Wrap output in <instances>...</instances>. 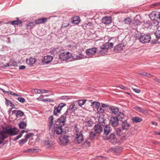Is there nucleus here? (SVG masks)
Returning <instances> with one entry per match:
<instances>
[{
  "label": "nucleus",
  "instance_id": "nucleus-24",
  "mask_svg": "<svg viewBox=\"0 0 160 160\" xmlns=\"http://www.w3.org/2000/svg\"><path fill=\"white\" fill-rule=\"evenodd\" d=\"M72 57L74 59L76 60H81L85 58L82 53H79L78 55L73 54Z\"/></svg>",
  "mask_w": 160,
  "mask_h": 160
},
{
  "label": "nucleus",
  "instance_id": "nucleus-62",
  "mask_svg": "<svg viewBox=\"0 0 160 160\" xmlns=\"http://www.w3.org/2000/svg\"><path fill=\"white\" fill-rule=\"evenodd\" d=\"M36 90L37 91H35L36 93L40 94L41 93H42V90L39 89H36Z\"/></svg>",
  "mask_w": 160,
  "mask_h": 160
},
{
  "label": "nucleus",
  "instance_id": "nucleus-4",
  "mask_svg": "<svg viewBox=\"0 0 160 160\" xmlns=\"http://www.w3.org/2000/svg\"><path fill=\"white\" fill-rule=\"evenodd\" d=\"M97 51L98 49L96 48H92L87 49L85 53L88 58H92L95 57V54Z\"/></svg>",
  "mask_w": 160,
  "mask_h": 160
},
{
  "label": "nucleus",
  "instance_id": "nucleus-49",
  "mask_svg": "<svg viewBox=\"0 0 160 160\" xmlns=\"http://www.w3.org/2000/svg\"><path fill=\"white\" fill-rule=\"evenodd\" d=\"M66 105V104L65 103H60L58 105V108L60 109L61 110L62 108Z\"/></svg>",
  "mask_w": 160,
  "mask_h": 160
},
{
  "label": "nucleus",
  "instance_id": "nucleus-38",
  "mask_svg": "<svg viewBox=\"0 0 160 160\" xmlns=\"http://www.w3.org/2000/svg\"><path fill=\"white\" fill-rule=\"evenodd\" d=\"M86 101V100L85 99L79 100L78 101V105L81 107L85 103Z\"/></svg>",
  "mask_w": 160,
  "mask_h": 160
},
{
  "label": "nucleus",
  "instance_id": "nucleus-56",
  "mask_svg": "<svg viewBox=\"0 0 160 160\" xmlns=\"http://www.w3.org/2000/svg\"><path fill=\"white\" fill-rule=\"evenodd\" d=\"M144 25L146 28H148V27H149L150 26V22H148V23H144Z\"/></svg>",
  "mask_w": 160,
  "mask_h": 160
},
{
  "label": "nucleus",
  "instance_id": "nucleus-36",
  "mask_svg": "<svg viewBox=\"0 0 160 160\" xmlns=\"http://www.w3.org/2000/svg\"><path fill=\"white\" fill-rule=\"evenodd\" d=\"M5 100L6 101L5 104L7 106H8L10 105L11 107H14V104H13L11 101L6 98H5Z\"/></svg>",
  "mask_w": 160,
  "mask_h": 160
},
{
  "label": "nucleus",
  "instance_id": "nucleus-28",
  "mask_svg": "<svg viewBox=\"0 0 160 160\" xmlns=\"http://www.w3.org/2000/svg\"><path fill=\"white\" fill-rule=\"evenodd\" d=\"M18 126L20 129H25L27 126V123L26 122L21 121L18 123Z\"/></svg>",
  "mask_w": 160,
  "mask_h": 160
},
{
  "label": "nucleus",
  "instance_id": "nucleus-16",
  "mask_svg": "<svg viewBox=\"0 0 160 160\" xmlns=\"http://www.w3.org/2000/svg\"><path fill=\"white\" fill-rule=\"evenodd\" d=\"M53 117L52 115H51L48 118V127L49 130H50L52 128L53 126L55 124L53 123Z\"/></svg>",
  "mask_w": 160,
  "mask_h": 160
},
{
  "label": "nucleus",
  "instance_id": "nucleus-42",
  "mask_svg": "<svg viewBox=\"0 0 160 160\" xmlns=\"http://www.w3.org/2000/svg\"><path fill=\"white\" fill-rule=\"evenodd\" d=\"M96 135L95 133L93 132H90L89 138L91 140H93Z\"/></svg>",
  "mask_w": 160,
  "mask_h": 160
},
{
  "label": "nucleus",
  "instance_id": "nucleus-61",
  "mask_svg": "<svg viewBox=\"0 0 160 160\" xmlns=\"http://www.w3.org/2000/svg\"><path fill=\"white\" fill-rule=\"evenodd\" d=\"M138 74L143 76H145L147 75V74L146 72H141V73H138Z\"/></svg>",
  "mask_w": 160,
  "mask_h": 160
},
{
  "label": "nucleus",
  "instance_id": "nucleus-54",
  "mask_svg": "<svg viewBox=\"0 0 160 160\" xmlns=\"http://www.w3.org/2000/svg\"><path fill=\"white\" fill-rule=\"evenodd\" d=\"M74 131L76 132H77V133H79V130L78 128L77 127V125L75 124V126H74Z\"/></svg>",
  "mask_w": 160,
  "mask_h": 160
},
{
  "label": "nucleus",
  "instance_id": "nucleus-44",
  "mask_svg": "<svg viewBox=\"0 0 160 160\" xmlns=\"http://www.w3.org/2000/svg\"><path fill=\"white\" fill-rule=\"evenodd\" d=\"M71 26L70 23H63L61 26V28H66L68 27H71Z\"/></svg>",
  "mask_w": 160,
  "mask_h": 160
},
{
  "label": "nucleus",
  "instance_id": "nucleus-53",
  "mask_svg": "<svg viewBox=\"0 0 160 160\" xmlns=\"http://www.w3.org/2000/svg\"><path fill=\"white\" fill-rule=\"evenodd\" d=\"M22 136V135L21 134H19L18 136H17L13 139V140L14 141H16L18 140L19 138H20Z\"/></svg>",
  "mask_w": 160,
  "mask_h": 160
},
{
  "label": "nucleus",
  "instance_id": "nucleus-6",
  "mask_svg": "<svg viewBox=\"0 0 160 160\" xmlns=\"http://www.w3.org/2000/svg\"><path fill=\"white\" fill-rule=\"evenodd\" d=\"M69 137L67 135H61L59 137V143L60 144L66 145L69 142Z\"/></svg>",
  "mask_w": 160,
  "mask_h": 160
},
{
  "label": "nucleus",
  "instance_id": "nucleus-47",
  "mask_svg": "<svg viewBox=\"0 0 160 160\" xmlns=\"http://www.w3.org/2000/svg\"><path fill=\"white\" fill-rule=\"evenodd\" d=\"M34 134L33 133H29L28 134L25 136V138L27 140L31 136L34 135Z\"/></svg>",
  "mask_w": 160,
  "mask_h": 160
},
{
  "label": "nucleus",
  "instance_id": "nucleus-31",
  "mask_svg": "<svg viewBox=\"0 0 160 160\" xmlns=\"http://www.w3.org/2000/svg\"><path fill=\"white\" fill-rule=\"evenodd\" d=\"M60 52V50L58 48H56L52 49L50 51V53L52 54L55 55L56 54Z\"/></svg>",
  "mask_w": 160,
  "mask_h": 160
},
{
  "label": "nucleus",
  "instance_id": "nucleus-15",
  "mask_svg": "<svg viewBox=\"0 0 160 160\" xmlns=\"http://www.w3.org/2000/svg\"><path fill=\"white\" fill-rule=\"evenodd\" d=\"M141 23V22L140 21L136 18H135L132 23V27L133 29H136Z\"/></svg>",
  "mask_w": 160,
  "mask_h": 160
},
{
  "label": "nucleus",
  "instance_id": "nucleus-5",
  "mask_svg": "<svg viewBox=\"0 0 160 160\" xmlns=\"http://www.w3.org/2000/svg\"><path fill=\"white\" fill-rule=\"evenodd\" d=\"M71 56V53L69 52H63L59 55V58L61 60L65 61L69 59Z\"/></svg>",
  "mask_w": 160,
  "mask_h": 160
},
{
  "label": "nucleus",
  "instance_id": "nucleus-63",
  "mask_svg": "<svg viewBox=\"0 0 160 160\" xmlns=\"http://www.w3.org/2000/svg\"><path fill=\"white\" fill-rule=\"evenodd\" d=\"M26 67L24 65H21L19 66V69L20 70H23L25 69Z\"/></svg>",
  "mask_w": 160,
  "mask_h": 160
},
{
  "label": "nucleus",
  "instance_id": "nucleus-51",
  "mask_svg": "<svg viewBox=\"0 0 160 160\" xmlns=\"http://www.w3.org/2000/svg\"><path fill=\"white\" fill-rule=\"evenodd\" d=\"M27 141V140L25 138V139H22L20 142V144L23 145Z\"/></svg>",
  "mask_w": 160,
  "mask_h": 160
},
{
  "label": "nucleus",
  "instance_id": "nucleus-29",
  "mask_svg": "<svg viewBox=\"0 0 160 160\" xmlns=\"http://www.w3.org/2000/svg\"><path fill=\"white\" fill-rule=\"evenodd\" d=\"M142 120V119L138 117H135L132 118V122L134 123L140 122Z\"/></svg>",
  "mask_w": 160,
  "mask_h": 160
},
{
  "label": "nucleus",
  "instance_id": "nucleus-21",
  "mask_svg": "<svg viewBox=\"0 0 160 160\" xmlns=\"http://www.w3.org/2000/svg\"><path fill=\"white\" fill-rule=\"evenodd\" d=\"M113 153L116 155L120 153L122 151V148L121 147H117L115 148H113L111 149Z\"/></svg>",
  "mask_w": 160,
  "mask_h": 160
},
{
  "label": "nucleus",
  "instance_id": "nucleus-46",
  "mask_svg": "<svg viewBox=\"0 0 160 160\" xmlns=\"http://www.w3.org/2000/svg\"><path fill=\"white\" fill-rule=\"evenodd\" d=\"M92 123L91 121H88L85 122V126L87 127H91L92 126Z\"/></svg>",
  "mask_w": 160,
  "mask_h": 160
},
{
  "label": "nucleus",
  "instance_id": "nucleus-23",
  "mask_svg": "<svg viewBox=\"0 0 160 160\" xmlns=\"http://www.w3.org/2000/svg\"><path fill=\"white\" fill-rule=\"evenodd\" d=\"M109 110L111 113L115 115L118 114V108L115 107H110L109 108Z\"/></svg>",
  "mask_w": 160,
  "mask_h": 160
},
{
  "label": "nucleus",
  "instance_id": "nucleus-25",
  "mask_svg": "<svg viewBox=\"0 0 160 160\" xmlns=\"http://www.w3.org/2000/svg\"><path fill=\"white\" fill-rule=\"evenodd\" d=\"M72 23L75 24H78L80 22V18L78 16H75L71 19Z\"/></svg>",
  "mask_w": 160,
  "mask_h": 160
},
{
  "label": "nucleus",
  "instance_id": "nucleus-2",
  "mask_svg": "<svg viewBox=\"0 0 160 160\" xmlns=\"http://www.w3.org/2000/svg\"><path fill=\"white\" fill-rule=\"evenodd\" d=\"M53 128L50 131L49 134L51 138H54L56 135H60L66 133V131L63 129L62 126L57 124L54 125Z\"/></svg>",
  "mask_w": 160,
  "mask_h": 160
},
{
  "label": "nucleus",
  "instance_id": "nucleus-20",
  "mask_svg": "<svg viewBox=\"0 0 160 160\" xmlns=\"http://www.w3.org/2000/svg\"><path fill=\"white\" fill-rule=\"evenodd\" d=\"M112 22V18L111 17H105L102 19V22L105 24H110Z\"/></svg>",
  "mask_w": 160,
  "mask_h": 160
},
{
  "label": "nucleus",
  "instance_id": "nucleus-50",
  "mask_svg": "<svg viewBox=\"0 0 160 160\" xmlns=\"http://www.w3.org/2000/svg\"><path fill=\"white\" fill-rule=\"evenodd\" d=\"M83 145L85 147H88L90 146V143L89 142L86 141L84 142Z\"/></svg>",
  "mask_w": 160,
  "mask_h": 160
},
{
  "label": "nucleus",
  "instance_id": "nucleus-64",
  "mask_svg": "<svg viewBox=\"0 0 160 160\" xmlns=\"http://www.w3.org/2000/svg\"><path fill=\"white\" fill-rule=\"evenodd\" d=\"M152 42L153 44H155L158 43V41L157 40H152Z\"/></svg>",
  "mask_w": 160,
  "mask_h": 160
},
{
  "label": "nucleus",
  "instance_id": "nucleus-57",
  "mask_svg": "<svg viewBox=\"0 0 160 160\" xmlns=\"http://www.w3.org/2000/svg\"><path fill=\"white\" fill-rule=\"evenodd\" d=\"M51 91L49 90H47L45 89H43L42 90V93H48L50 92Z\"/></svg>",
  "mask_w": 160,
  "mask_h": 160
},
{
  "label": "nucleus",
  "instance_id": "nucleus-11",
  "mask_svg": "<svg viewBox=\"0 0 160 160\" xmlns=\"http://www.w3.org/2000/svg\"><path fill=\"white\" fill-rule=\"evenodd\" d=\"M126 44L123 43H120L116 46L114 49V51L116 52H119L123 50V48L125 46Z\"/></svg>",
  "mask_w": 160,
  "mask_h": 160
},
{
  "label": "nucleus",
  "instance_id": "nucleus-33",
  "mask_svg": "<svg viewBox=\"0 0 160 160\" xmlns=\"http://www.w3.org/2000/svg\"><path fill=\"white\" fill-rule=\"evenodd\" d=\"M158 22L157 19H154V20H152V22H151V25L155 27H158Z\"/></svg>",
  "mask_w": 160,
  "mask_h": 160
},
{
  "label": "nucleus",
  "instance_id": "nucleus-27",
  "mask_svg": "<svg viewBox=\"0 0 160 160\" xmlns=\"http://www.w3.org/2000/svg\"><path fill=\"white\" fill-rule=\"evenodd\" d=\"M47 20V19L46 18H39L35 20V23L37 24H39L42 23H45Z\"/></svg>",
  "mask_w": 160,
  "mask_h": 160
},
{
  "label": "nucleus",
  "instance_id": "nucleus-35",
  "mask_svg": "<svg viewBox=\"0 0 160 160\" xmlns=\"http://www.w3.org/2000/svg\"><path fill=\"white\" fill-rule=\"evenodd\" d=\"M22 23V21L21 20H19L18 19L13 21L11 22V24L13 25L20 24H21Z\"/></svg>",
  "mask_w": 160,
  "mask_h": 160
},
{
  "label": "nucleus",
  "instance_id": "nucleus-1",
  "mask_svg": "<svg viewBox=\"0 0 160 160\" xmlns=\"http://www.w3.org/2000/svg\"><path fill=\"white\" fill-rule=\"evenodd\" d=\"M19 132L18 129L16 128L3 127L2 130L0 131V144L3 143V140L7 138L8 135L11 136L17 135Z\"/></svg>",
  "mask_w": 160,
  "mask_h": 160
},
{
  "label": "nucleus",
  "instance_id": "nucleus-12",
  "mask_svg": "<svg viewBox=\"0 0 160 160\" xmlns=\"http://www.w3.org/2000/svg\"><path fill=\"white\" fill-rule=\"evenodd\" d=\"M110 123L112 127H117L118 124V118L117 117H112L110 121Z\"/></svg>",
  "mask_w": 160,
  "mask_h": 160
},
{
  "label": "nucleus",
  "instance_id": "nucleus-7",
  "mask_svg": "<svg viewBox=\"0 0 160 160\" xmlns=\"http://www.w3.org/2000/svg\"><path fill=\"white\" fill-rule=\"evenodd\" d=\"M66 121V117L65 116L62 115L59 118L57 119L55 124L62 127L64 125Z\"/></svg>",
  "mask_w": 160,
  "mask_h": 160
},
{
  "label": "nucleus",
  "instance_id": "nucleus-48",
  "mask_svg": "<svg viewBox=\"0 0 160 160\" xmlns=\"http://www.w3.org/2000/svg\"><path fill=\"white\" fill-rule=\"evenodd\" d=\"M17 100L18 101L21 103H23L25 101V99L22 97H19L17 98Z\"/></svg>",
  "mask_w": 160,
  "mask_h": 160
},
{
  "label": "nucleus",
  "instance_id": "nucleus-43",
  "mask_svg": "<svg viewBox=\"0 0 160 160\" xmlns=\"http://www.w3.org/2000/svg\"><path fill=\"white\" fill-rule=\"evenodd\" d=\"M42 101L43 102H54V100L52 98L43 99L42 100Z\"/></svg>",
  "mask_w": 160,
  "mask_h": 160
},
{
  "label": "nucleus",
  "instance_id": "nucleus-19",
  "mask_svg": "<svg viewBox=\"0 0 160 160\" xmlns=\"http://www.w3.org/2000/svg\"><path fill=\"white\" fill-rule=\"evenodd\" d=\"M122 128L124 131L127 130L129 129L130 125L128 122L127 121H125L122 122Z\"/></svg>",
  "mask_w": 160,
  "mask_h": 160
},
{
  "label": "nucleus",
  "instance_id": "nucleus-34",
  "mask_svg": "<svg viewBox=\"0 0 160 160\" xmlns=\"http://www.w3.org/2000/svg\"><path fill=\"white\" fill-rule=\"evenodd\" d=\"M17 111V112L16 113V116L17 117H21L24 115V113L22 111L18 110V111L16 110H13V112H16Z\"/></svg>",
  "mask_w": 160,
  "mask_h": 160
},
{
  "label": "nucleus",
  "instance_id": "nucleus-58",
  "mask_svg": "<svg viewBox=\"0 0 160 160\" xmlns=\"http://www.w3.org/2000/svg\"><path fill=\"white\" fill-rule=\"evenodd\" d=\"M70 98L68 96H63L62 97V99L66 100V99H69Z\"/></svg>",
  "mask_w": 160,
  "mask_h": 160
},
{
  "label": "nucleus",
  "instance_id": "nucleus-8",
  "mask_svg": "<svg viewBox=\"0 0 160 160\" xmlns=\"http://www.w3.org/2000/svg\"><path fill=\"white\" fill-rule=\"evenodd\" d=\"M53 59V57L50 55L45 56L43 59L42 60V63L43 65H47Z\"/></svg>",
  "mask_w": 160,
  "mask_h": 160
},
{
  "label": "nucleus",
  "instance_id": "nucleus-13",
  "mask_svg": "<svg viewBox=\"0 0 160 160\" xmlns=\"http://www.w3.org/2000/svg\"><path fill=\"white\" fill-rule=\"evenodd\" d=\"M76 140L78 144L81 143L83 140V135L81 132L76 133Z\"/></svg>",
  "mask_w": 160,
  "mask_h": 160
},
{
  "label": "nucleus",
  "instance_id": "nucleus-59",
  "mask_svg": "<svg viewBox=\"0 0 160 160\" xmlns=\"http://www.w3.org/2000/svg\"><path fill=\"white\" fill-rule=\"evenodd\" d=\"M133 91L135 92H136L139 93L140 92V90L139 89H136V88H133Z\"/></svg>",
  "mask_w": 160,
  "mask_h": 160
},
{
  "label": "nucleus",
  "instance_id": "nucleus-55",
  "mask_svg": "<svg viewBox=\"0 0 160 160\" xmlns=\"http://www.w3.org/2000/svg\"><path fill=\"white\" fill-rule=\"evenodd\" d=\"M118 117L119 118L123 119L124 117V115L122 113H120L118 116Z\"/></svg>",
  "mask_w": 160,
  "mask_h": 160
},
{
  "label": "nucleus",
  "instance_id": "nucleus-39",
  "mask_svg": "<svg viewBox=\"0 0 160 160\" xmlns=\"http://www.w3.org/2000/svg\"><path fill=\"white\" fill-rule=\"evenodd\" d=\"M74 107L75 104H71L69 105L68 109L69 110H72V111L74 112L75 110L76 109V108H74Z\"/></svg>",
  "mask_w": 160,
  "mask_h": 160
},
{
  "label": "nucleus",
  "instance_id": "nucleus-9",
  "mask_svg": "<svg viewBox=\"0 0 160 160\" xmlns=\"http://www.w3.org/2000/svg\"><path fill=\"white\" fill-rule=\"evenodd\" d=\"M108 139L110 142L113 144L118 142L117 138L115 134L113 133H112L110 135Z\"/></svg>",
  "mask_w": 160,
  "mask_h": 160
},
{
  "label": "nucleus",
  "instance_id": "nucleus-37",
  "mask_svg": "<svg viewBox=\"0 0 160 160\" xmlns=\"http://www.w3.org/2000/svg\"><path fill=\"white\" fill-rule=\"evenodd\" d=\"M154 34L157 38H160V28L158 29V30L154 32Z\"/></svg>",
  "mask_w": 160,
  "mask_h": 160
},
{
  "label": "nucleus",
  "instance_id": "nucleus-14",
  "mask_svg": "<svg viewBox=\"0 0 160 160\" xmlns=\"http://www.w3.org/2000/svg\"><path fill=\"white\" fill-rule=\"evenodd\" d=\"M94 130L96 133H100L102 131L103 128L101 124H98L94 126Z\"/></svg>",
  "mask_w": 160,
  "mask_h": 160
},
{
  "label": "nucleus",
  "instance_id": "nucleus-18",
  "mask_svg": "<svg viewBox=\"0 0 160 160\" xmlns=\"http://www.w3.org/2000/svg\"><path fill=\"white\" fill-rule=\"evenodd\" d=\"M112 131V129L109 124L106 125L104 128V134L105 135H108Z\"/></svg>",
  "mask_w": 160,
  "mask_h": 160
},
{
  "label": "nucleus",
  "instance_id": "nucleus-10",
  "mask_svg": "<svg viewBox=\"0 0 160 160\" xmlns=\"http://www.w3.org/2000/svg\"><path fill=\"white\" fill-rule=\"evenodd\" d=\"M139 40L141 42L147 43L150 41V36L146 34L142 35L140 37Z\"/></svg>",
  "mask_w": 160,
  "mask_h": 160
},
{
  "label": "nucleus",
  "instance_id": "nucleus-45",
  "mask_svg": "<svg viewBox=\"0 0 160 160\" xmlns=\"http://www.w3.org/2000/svg\"><path fill=\"white\" fill-rule=\"evenodd\" d=\"M102 107L101 106H99L97 108V110L99 113H102L104 112V110L102 108Z\"/></svg>",
  "mask_w": 160,
  "mask_h": 160
},
{
  "label": "nucleus",
  "instance_id": "nucleus-40",
  "mask_svg": "<svg viewBox=\"0 0 160 160\" xmlns=\"http://www.w3.org/2000/svg\"><path fill=\"white\" fill-rule=\"evenodd\" d=\"M131 22V20L130 18H127L124 19V22L126 24H130Z\"/></svg>",
  "mask_w": 160,
  "mask_h": 160
},
{
  "label": "nucleus",
  "instance_id": "nucleus-32",
  "mask_svg": "<svg viewBox=\"0 0 160 160\" xmlns=\"http://www.w3.org/2000/svg\"><path fill=\"white\" fill-rule=\"evenodd\" d=\"M135 109L137 111L143 113H145L147 112V110L145 109L139 107H135Z\"/></svg>",
  "mask_w": 160,
  "mask_h": 160
},
{
  "label": "nucleus",
  "instance_id": "nucleus-60",
  "mask_svg": "<svg viewBox=\"0 0 160 160\" xmlns=\"http://www.w3.org/2000/svg\"><path fill=\"white\" fill-rule=\"evenodd\" d=\"M68 109H67V110L64 113V114L62 115V116H65V117L66 118V116L68 115Z\"/></svg>",
  "mask_w": 160,
  "mask_h": 160
},
{
  "label": "nucleus",
  "instance_id": "nucleus-3",
  "mask_svg": "<svg viewBox=\"0 0 160 160\" xmlns=\"http://www.w3.org/2000/svg\"><path fill=\"white\" fill-rule=\"evenodd\" d=\"M113 45V43L112 42L106 43L105 44H103L100 46V50H98L99 54L104 55L107 52L109 48H112Z\"/></svg>",
  "mask_w": 160,
  "mask_h": 160
},
{
  "label": "nucleus",
  "instance_id": "nucleus-22",
  "mask_svg": "<svg viewBox=\"0 0 160 160\" xmlns=\"http://www.w3.org/2000/svg\"><path fill=\"white\" fill-rule=\"evenodd\" d=\"M158 14H159V12L155 11L152 12L151 13V20L157 19Z\"/></svg>",
  "mask_w": 160,
  "mask_h": 160
},
{
  "label": "nucleus",
  "instance_id": "nucleus-52",
  "mask_svg": "<svg viewBox=\"0 0 160 160\" xmlns=\"http://www.w3.org/2000/svg\"><path fill=\"white\" fill-rule=\"evenodd\" d=\"M159 28L151 25V29L153 30L152 32H154V31L158 29Z\"/></svg>",
  "mask_w": 160,
  "mask_h": 160
},
{
  "label": "nucleus",
  "instance_id": "nucleus-30",
  "mask_svg": "<svg viewBox=\"0 0 160 160\" xmlns=\"http://www.w3.org/2000/svg\"><path fill=\"white\" fill-rule=\"evenodd\" d=\"M61 110L58 108V106H55L54 107L53 114L55 115H58V113H60Z\"/></svg>",
  "mask_w": 160,
  "mask_h": 160
},
{
  "label": "nucleus",
  "instance_id": "nucleus-41",
  "mask_svg": "<svg viewBox=\"0 0 160 160\" xmlns=\"http://www.w3.org/2000/svg\"><path fill=\"white\" fill-rule=\"evenodd\" d=\"M100 105V103L98 102H93L92 104V106L93 107H98Z\"/></svg>",
  "mask_w": 160,
  "mask_h": 160
},
{
  "label": "nucleus",
  "instance_id": "nucleus-26",
  "mask_svg": "<svg viewBox=\"0 0 160 160\" xmlns=\"http://www.w3.org/2000/svg\"><path fill=\"white\" fill-rule=\"evenodd\" d=\"M36 62V59L32 58H30L29 59H26L27 63L30 66Z\"/></svg>",
  "mask_w": 160,
  "mask_h": 160
},
{
  "label": "nucleus",
  "instance_id": "nucleus-17",
  "mask_svg": "<svg viewBox=\"0 0 160 160\" xmlns=\"http://www.w3.org/2000/svg\"><path fill=\"white\" fill-rule=\"evenodd\" d=\"M115 130L116 134L118 136H121L125 132V131L121 128H115Z\"/></svg>",
  "mask_w": 160,
  "mask_h": 160
}]
</instances>
